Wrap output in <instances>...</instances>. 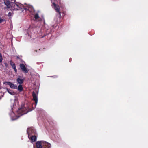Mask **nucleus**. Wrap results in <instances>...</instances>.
Wrapping results in <instances>:
<instances>
[{
  "label": "nucleus",
  "instance_id": "20",
  "mask_svg": "<svg viewBox=\"0 0 148 148\" xmlns=\"http://www.w3.org/2000/svg\"><path fill=\"white\" fill-rule=\"evenodd\" d=\"M4 64H5V67H8V64L7 63H6V62Z\"/></svg>",
  "mask_w": 148,
  "mask_h": 148
},
{
  "label": "nucleus",
  "instance_id": "1",
  "mask_svg": "<svg viewBox=\"0 0 148 148\" xmlns=\"http://www.w3.org/2000/svg\"><path fill=\"white\" fill-rule=\"evenodd\" d=\"M14 3L10 2L11 7V9L12 10H21L23 11V10H28L29 11L30 8L27 7H25L22 4L16 2L15 3V0H14Z\"/></svg>",
  "mask_w": 148,
  "mask_h": 148
},
{
  "label": "nucleus",
  "instance_id": "13",
  "mask_svg": "<svg viewBox=\"0 0 148 148\" xmlns=\"http://www.w3.org/2000/svg\"><path fill=\"white\" fill-rule=\"evenodd\" d=\"M30 138L32 142H35L36 140V137L35 135H32L31 137H30Z\"/></svg>",
  "mask_w": 148,
  "mask_h": 148
},
{
  "label": "nucleus",
  "instance_id": "3",
  "mask_svg": "<svg viewBox=\"0 0 148 148\" xmlns=\"http://www.w3.org/2000/svg\"><path fill=\"white\" fill-rule=\"evenodd\" d=\"M4 84L5 85H9L11 88L16 89L17 88V86L10 82H4Z\"/></svg>",
  "mask_w": 148,
  "mask_h": 148
},
{
  "label": "nucleus",
  "instance_id": "9",
  "mask_svg": "<svg viewBox=\"0 0 148 148\" xmlns=\"http://www.w3.org/2000/svg\"><path fill=\"white\" fill-rule=\"evenodd\" d=\"M43 141H38L36 144V148H42Z\"/></svg>",
  "mask_w": 148,
  "mask_h": 148
},
{
  "label": "nucleus",
  "instance_id": "6",
  "mask_svg": "<svg viewBox=\"0 0 148 148\" xmlns=\"http://www.w3.org/2000/svg\"><path fill=\"white\" fill-rule=\"evenodd\" d=\"M32 96L33 100L35 101V105H36L38 103V99L36 93L34 91H33L32 93Z\"/></svg>",
  "mask_w": 148,
  "mask_h": 148
},
{
  "label": "nucleus",
  "instance_id": "17",
  "mask_svg": "<svg viewBox=\"0 0 148 148\" xmlns=\"http://www.w3.org/2000/svg\"><path fill=\"white\" fill-rule=\"evenodd\" d=\"M2 57L1 54L0 53V62L1 63L2 62Z\"/></svg>",
  "mask_w": 148,
  "mask_h": 148
},
{
  "label": "nucleus",
  "instance_id": "14",
  "mask_svg": "<svg viewBox=\"0 0 148 148\" xmlns=\"http://www.w3.org/2000/svg\"><path fill=\"white\" fill-rule=\"evenodd\" d=\"M7 90L8 93L12 95H14V92H13V90H11L10 89H8V88H7Z\"/></svg>",
  "mask_w": 148,
  "mask_h": 148
},
{
  "label": "nucleus",
  "instance_id": "11",
  "mask_svg": "<svg viewBox=\"0 0 148 148\" xmlns=\"http://www.w3.org/2000/svg\"><path fill=\"white\" fill-rule=\"evenodd\" d=\"M4 3L5 5H6L7 8H10L11 7L10 2L9 0H4Z\"/></svg>",
  "mask_w": 148,
  "mask_h": 148
},
{
  "label": "nucleus",
  "instance_id": "23",
  "mask_svg": "<svg viewBox=\"0 0 148 148\" xmlns=\"http://www.w3.org/2000/svg\"><path fill=\"white\" fill-rule=\"evenodd\" d=\"M11 14V13L10 12H9V13H8V15H9V14Z\"/></svg>",
  "mask_w": 148,
  "mask_h": 148
},
{
  "label": "nucleus",
  "instance_id": "2",
  "mask_svg": "<svg viewBox=\"0 0 148 148\" xmlns=\"http://www.w3.org/2000/svg\"><path fill=\"white\" fill-rule=\"evenodd\" d=\"M27 133L28 135V137L30 138V135H35L36 134V131L35 129L33 128H29L27 129Z\"/></svg>",
  "mask_w": 148,
  "mask_h": 148
},
{
  "label": "nucleus",
  "instance_id": "4",
  "mask_svg": "<svg viewBox=\"0 0 148 148\" xmlns=\"http://www.w3.org/2000/svg\"><path fill=\"white\" fill-rule=\"evenodd\" d=\"M53 5V6L55 10L58 13V14H60V7L58 5H56L55 3H52Z\"/></svg>",
  "mask_w": 148,
  "mask_h": 148
},
{
  "label": "nucleus",
  "instance_id": "10",
  "mask_svg": "<svg viewBox=\"0 0 148 148\" xmlns=\"http://www.w3.org/2000/svg\"><path fill=\"white\" fill-rule=\"evenodd\" d=\"M21 77L20 76L16 79L17 83L20 84H23L24 80V78L23 77L22 78H20Z\"/></svg>",
  "mask_w": 148,
  "mask_h": 148
},
{
  "label": "nucleus",
  "instance_id": "25",
  "mask_svg": "<svg viewBox=\"0 0 148 148\" xmlns=\"http://www.w3.org/2000/svg\"><path fill=\"white\" fill-rule=\"evenodd\" d=\"M17 58H19V57H17Z\"/></svg>",
  "mask_w": 148,
  "mask_h": 148
},
{
  "label": "nucleus",
  "instance_id": "5",
  "mask_svg": "<svg viewBox=\"0 0 148 148\" xmlns=\"http://www.w3.org/2000/svg\"><path fill=\"white\" fill-rule=\"evenodd\" d=\"M61 15L60 14H57L54 20L57 23H59L61 21Z\"/></svg>",
  "mask_w": 148,
  "mask_h": 148
},
{
  "label": "nucleus",
  "instance_id": "7",
  "mask_svg": "<svg viewBox=\"0 0 148 148\" xmlns=\"http://www.w3.org/2000/svg\"><path fill=\"white\" fill-rule=\"evenodd\" d=\"M19 66L20 68L23 72L25 73H28V71L27 70L24 64H20Z\"/></svg>",
  "mask_w": 148,
  "mask_h": 148
},
{
  "label": "nucleus",
  "instance_id": "15",
  "mask_svg": "<svg viewBox=\"0 0 148 148\" xmlns=\"http://www.w3.org/2000/svg\"><path fill=\"white\" fill-rule=\"evenodd\" d=\"M10 65L12 66V68H13V67L16 66L14 62H13L12 60H10Z\"/></svg>",
  "mask_w": 148,
  "mask_h": 148
},
{
  "label": "nucleus",
  "instance_id": "18",
  "mask_svg": "<svg viewBox=\"0 0 148 148\" xmlns=\"http://www.w3.org/2000/svg\"><path fill=\"white\" fill-rule=\"evenodd\" d=\"M12 68L14 69L15 73H16L17 72V69L16 68V66H14L13 67V68Z\"/></svg>",
  "mask_w": 148,
  "mask_h": 148
},
{
  "label": "nucleus",
  "instance_id": "21",
  "mask_svg": "<svg viewBox=\"0 0 148 148\" xmlns=\"http://www.w3.org/2000/svg\"><path fill=\"white\" fill-rule=\"evenodd\" d=\"M28 112V111H26L25 112H23V114H25L27 113Z\"/></svg>",
  "mask_w": 148,
  "mask_h": 148
},
{
  "label": "nucleus",
  "instance_id": "24",
  "mask_svg": "<svg viewBox=\"0 0 148 148\" xmlns=\"http://www.w3.org/2000/svg\"><path fill=\"white\" fill-rule=\"evenodd\" d=\"M35 51L36 52H37V50H35Z\"/></svg>",
  "mask_w": 148,
  "mask_h": 148
},
{
  "label": "nucleus",
  "instance_id": "8",
  "mask_svg": "<svg viewBox=\"0 0 148 148\" xmlns=\"http://www.w3.org/2000/svg\"><path fill=\"white\" fill-rule=\"evenodd\" d=\"M42 148H50L51 147V144L45 141H43L42 142Z\"/></svg>",
  "mask_w": 148,
  "mask_h": 148
},
{
  "label": "nucleus",
  "instance_id": "16",
  "mask_svg": "<svg viewBox=\"0 0 148 148\" xmlns=\"http://www.w3.org/2000/svg\"><path fill=\"white\" fill-rule=\"evenodd\" d=\"M34 17L35 19L36 20L39 18V15L38 13H36L34 15Z\"/></svg>",
  "mask_w": 148,
  "mask_h": 148
},
{
  "label": "nucleus",
  "instance_id": "12",
  "mask_svg": "<svg viewBox=\"0 0 148 148\" xmlns=\"http://www.w3.org/2000/svg\"><path fill=\"white\" fill-rule=\"evenodd\" d=\"M17 89H18V90L19 92H21L23 90V88L22 86V85L21 84L19 85L18 87H17Z\"/></svg>",
  "mask_w": 148,
  "mask_h": 148
},
{
  "label": "nucleus",
  "instance_id": "22",
  "mask_svg": "<svg viewBox=\"0 0 148 148\" xmlns=\"http://www.w3.org/2000/svg\"><path fill=\"white\" fill-rule=\"evenodd\" d=\"M25 108H23L21 110V111H23L24 110H25Z\"/></svg>",
  "mask_w": 148,
  "mask_h": 148
},
{
  "label": "nucleus",
  "instance_id": "19",
  "mask_svg": "<svg viewBox=\"0 0 148 148\" xmlns=\"http://www.w3.org/2000/svg\"><path fill=\"white\" fill-rule=\"evenodd\" d=\"M4 21V20L1 18L0 17V23H2Z\"/></svg>",
  "mask_w": 148,
  "mask_h": 148
}]
</instances>
